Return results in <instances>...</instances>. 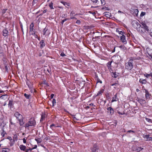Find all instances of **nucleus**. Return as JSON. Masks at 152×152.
<instances>
[{
  "instance_id": "obj_1",
  "label": "nucleus",
  "mask_w": 152,
  "mask_h": 152,
  "mask_svg": "<svg viewBox=\"0 0 152 152\" xmlns=\"http://www.w3.org/2000/svg\"><path fill=\"white\" fill-rule=\"evenodd\" d=\"M125 67L128 70H131L133 67V60L130 59L129 60L125 65Z\"/></svg>"
},
{
  "instance_id": "obj_2",
  "label": "nucleus",
  "mask_w": 152,
  "mask_h": 152,
  "mask_svg": "<svg viewBox=\"0 0 152 152\" xmlns=\"http://www.w3.org/2000/svg\"><path fill=\"white\" fill-rule=\"evenodd\" d=\"M36 124V122L34 118H31L28 123L25 124V128L28 127L29 126H34Z\"/></svg>"
},
{
  "instance_id": "obj_3",
  "label": "nucleus",
  "mask_w": 152,
  "mask_h": 152,
  "mask_svg": "<svg viewBox=\"0 0 152 152\" xmlns=\"http://www.w3.org/2000/svg\"><path fill=\"white\" fill-rule=\"evenodd\" d=\"M132 26L137 30L139 29L140 27L141 26L140 23L136 20H133L132 22Z\"/></svg>"
},
{
  "instance_id": "obj_4",
  "label": "nucleus",
  "mask_w": 152,
  "mask_h": 152,
  "mask_svg": "<svg viewBox=\"0 0 152 152\" xmlns=\"http://www.w3.org/2000/svg\"><path fill=\"white\" fill-rule=\"evenodd\" d=\"M113 62L115 64H118L121 60V58L120 56H115L113 57Z\"/></svg>"
},
{
  "instance_id": "obj_5",
  "label": "nucleus",
  "mask_w": 152,
  "mask_h": 152,
  "mask_svg": "<svg viewBox=\"0 0 152 152\" xmlns=\"http://www.w3.org/2000/svg\"><path fill=\"white\" fill-rule=\"evenodd\" d=\"M99 147L97 145L95 144L91 148V150L92 152H98Z\"/></svg>"
},
{
  "instance_id": "obj_6",
  "label": "nucleus",
  "mask_w": 152,
  "mask_h": 152,
  "mask_svg": "<svg viewBox=\"0 0 152 152\" xmlns=\"http://www.w3.org/2000/svg\"><path fill=\"white\" fill-rule=\"evenodd\" d=\"M143 137L146 141H152V138L149 137V135H143Z\"/></svg>"
},
{
  "instance_id": "obj_7",
  "label": "nucleus",
  "mask_w": 152,
  "mask_h": 152,
  "mask_svg": "<svg viewBox=\"0 0 152 152\" xmlns=\"http://www.w3.org/2000/svg\"><path fill=\"white\" fill-rule=\"evenodd\" d=\"M120 40L122 42L124 43V44H126L127 43V41L126 39V37L124 35H122L121 37Z\"/></svg>"
},
{
  "instance_id": "obj_8",
  "label": "nucleus",
  "mask_w": 152,
  "mask_h": 152,
  "mask_svg": "<svg viewBox=\"0 0 152 152\" xmlns=\"http://www.w3.org/2000/svg\"><path fill=\"white\" fill-rule=\"evenodd\" d=\"M14 115L18 120L19 119V118H23L22 115L18 112L15 113Z\"/></svg>"
},
{
  "instance_id": "obj_9",
  "label": "nucleus",
  "mask_w": 152,
  "mask_h": 152,
  "mask_svg": "<svg viewBox=\"0 0 152 152\" xmlns=\"http://www.w3.org/2000/svg\"><path fill=\"white\" fill-rule=\"evenodd\" d=\"M131 11L133 12V14L134 15L137 16L139 12L138 10L137 9H132Z\"/></svg>"
},
{
  "instance_id": "obj_10",
  "label": "nucleus",
  "mask_w": 152,
  "mask_h": 152,
  "mask_svg": "<svg viewBox=\"0 0 152 152\" xmlns=\"http://www.w3.org/2000/svg\"><path fill=\"white\" fill-rule=\"evenodd\" d=\"M26 83L29 88H31L33 86L32 83L28 79L26 80Z\"/></svg>"
},
{
  "instance_id": "obj_11",
  "label": "nucleus",
  "mask_w": 152,
  "mask_h": 152,
  "mask_svg": "<svg viewBox=\"0 0 152 152\" xmlns=\"http://www.w3.org/2000/svg\"><path fill=\"white\" fill-rule=\"evenodd\" d=\"M40 45V48H43L45 46V41L44 40H42L39 43Z\"/></svg>"
},
{
  "instance_id": "obj_12",
  "label": "nucleus",
  "mask_w": 152,
  "mask_h": 152,
  "mask_svg": "<svg viewBox=\"0 0 152 152\" xmlns=\"http://www.w3.org/2000/svg\"><path fill=\"white\" fill-rule=\"evenodd\" d=\"M1 134L2 137H4L5 134H6V132L4 131V128H2L0 130Z\"/></svg>"
},
{
  "instance_id": "obj_13",
  "label": "nucleus",
  "mask_w": 152,
  "mask_h": 152,
  "mask_svg": "<svg viewBox=\"0 0 152 152\" xmlns=\"http://www.w3.org/2000/svg\"><path fill=\"white\" fill-rule=\"evenodd\" d=\"M3 35L4 37H7L8 34V31L6 29H4L3 31Z\"/></svg>"
},
{
  "instance_id": "obj_14",
  "label": "nucleus",
  "mask_w": 152,
  "mask_h": 152,
  "mask_svg": "<svg viewBox=\"0 0 152 152\" xmlns=\"http://www.w3.org/2000/svg\"><path fill=\"white\" fill-rule=\"evenodd\" d=\"M145 98L147 99H148L150 98V96L148 91H147L146 90H145Z\"/></svg>"
},
{
  "instance_id": "obj_15",
  "label": "nucleus",
  "mask_w": 152,
  "mask_h": 152,
  "mask_svg": "<svg viewBox=\"0 0 152 152\" xmlns=\"http://www.w3.org/2000/svg\"><path fill=\"white\" fill-rule=\"evenodd\" d=\"M137 31L141 33H145V30L143 27H140L139 29Z\"/></svg>"
},
{
  "instance_id": "obj_16",
  "label": "nucleus",
  "mask_w": 152,
  "mask_h": 152,
  "mask_svg": "<svg viewBox=\"0 0 152 152\" xmlns=\"http://www.w3.org/2000/svg\"><path fill=\"white\" fill-rule=\"evenodd\" d=\"M118 100V98L117 97V94L114 95L113 98V99L111 101V102H113L115 101H117Z\"/></svg>"
},
{
  "instance_id": "obj_17",
  "label": "nucleus",
  "mask_w": 152,
  "mask_h": 152,
  "mask_svg": "<svg viewBox=\"0 0 152 152\" xmlns=\"http://www.w3.org/2000/svg\"><path fill=\"white\" fill-rule=\"evenodd\" d=\"M75 15V12L73 11H72L71 12L70 14V18L71 19H74L75 18L76 19V18L74 16Z\"/></svg>"
},
{
  "instance_id": "obj_18",
  "label": "nucleus",
  "mask_w": 152,
  "mask_h": 152,
  "mask_svg": "<svg viewBox=\"0 0 152 152\" xmlns=\"http://www.w3.org/2000/svg\"><path fill=\"white\" fill-rule=\"evenodd\" d=\"M13 105V101L12 100H10L9 102L8 106L9 107H10V109L12 108Z\"/></svg>"
},
{
  "instance_id": "obj_19",
  "label": "nucleus",
  "mask_w": 152,
  "mask_h": 152,
  "mask_svg": "<svg viewBox=\"0 0 152 152\" xmlns=\"http://www.w3.org/2000/svg\"><path fill=\"white\" fill-rule=\"evenodd\" d=\"M19 148L21 150L24 151L26 149V147L23 145H20L19 146Z\"/></svg>"
},
{
  "instance_id": "obj_20",
  "label": "nucleus",
  "mask_w": 152,
  "mask_h": 152,
  "mask_svg": "<svg viewBox=\"0 0 152 152\" xmlns=\"http://www.w3.org/2000/svg\"><path fill=\"white\" fill-rule=\"evenodd\" d=\"M18 120L20 126H23L24 124V122L23 121L22 118H19V119Z\"/></svg>"
},
{
  "instance_id": "obj_21",
  "label": "nucleus",
  "mask_w": 152,
  "mask_h": 152,
  "mask_svg": "<svg viewBox=\"0 0 152 152\" xmlns=\"http://www.w3.org/2000/svg\"><path fill=\"white\" fill-rule=\"evenodd\" d=\"M18 120L20 126H23L24 124V122L23 121L22 118H19V119Z\"/></svg>"
},
{
  "instance_id": "obj_22",
  "label": "nucleus",
  "mask_w": 152,
  "mask_h": 152,
  "mask_svg": "<svg viewBox=\"0 0 152 152\" xmlns=\"http://www.w3.org/2000/svg\"><path fill=\"white\" fill-rule=\"evenodd\" d=\"M34 25L33 23H31L30 25V31H32L34 30Z\"/></svg>"
},
{
  "instance_id": "obj_23",
  "label": "nucleus",
  "mask_w": 152,
  "mask_h": 152,
  "mask_svg": "<svg viewBox=\"0 0 152 152\" xmlns=\"http://www.w3.org/2000/svg\"><path fill=\"white\" fill-rule=\"evenodd\" d=\"M24 96L27 99H30L31 98V96L30 94H27L26 93L24 94Z\"/></svg>"
},
{
  "instance_id": "obj_24",
  "label": "nucleus",
  "mask_w": 152,
  "mask_h": 152,
  "mask_svg": "<svg viewBox=\"0 0 152 152\" xmlns=\"http://www.w3.org/2000/svg\"><path fill=\"white\" fill-rule=\"evenodd\" d=\"M107 110L108 111H110V114H112V113H113L114 111L113 110V109L112 108H111V107H109L107 108Z\"/></svg>"
},
{
  "instance_id": "obj_25",
  "label": "nucleus",
  "mask_w": 152,
  "mask_h": 152,
  "mask_svg": "<svg viewBox=\"0 0 152 152\" xmlns=\"http://www.w3.org/2000/svg\"><path fill=\"white\" fill-rule=\"evenodd\" d=\"M104 90L103 89H101L98 92V93H97L96 95V96H98L100 95V94H101L103 92Z\"/></svg>"
},
{
  "instance_id": "obj_26",
  "label": "nucleus",
  "mask_w": 152,
  "mask_h": 152,
  "mask_svg": "<svg viewBox=\"0 0 152 152\" xmlns=\"http://www.w3.org/2000/svg\"><path fill=\"white\" fill-rule=\"evenodd\" d=\"M15 142V140L14 139L11 140L10 141V146H13Z\"/></svg>"
},
{
  "instance_id": "obj_27",
  "label": "nucleus",
  "mask_w": 152,
  "mask_h": 152,
  "mask_svg": "<svg viewBox=\"0 0 152 152\" xmlns=\"http://www.w3.org/2000/svg\"><path fill=\"white\" fill-rule=\"evenodd\" d=\"M105 15L106 17L109 18L111 16V14L109 12H105Z\"/></svg>"
},
{
  "instance_id": "obj_28",
  "label": "nucleus",
  "mask_w": 152,
  "mask_h": 152,
  "mask_svg": "<svg viewBox=\"0 0 152 152\" xmlns=\"http://www.w3.org/2000/svg\"><path fill=\"white\" fill-rule=\"evenodd\" d=\"M31 93H34L36 91L35 89L33 88V86L31 88H29Z\"/></svg>"
},
{
  "instance_id": "obj_29",
  "label": "nucleus",
  "mask_w": 152,
  "mask_h": 152,
  "mask_svg": "<svg viewBox=\"0 0 152 152\" xmlns=\"http://www.w3.org/2000/svg\"><path fill=\"white\" fill-rule=\"evenodd\" d=\"M35 140L38 143H41L42 142V140L41 138L35 139Z\"/></svg>"
},
{
  "instance_id": "obj_30",
  "label": "nucleus",
  "mask_w": 152,
  "mask_h": 152,
  "mask_svg": "<svg viewBox=\"0 0 152 152\" xmlns=\"http://www.w3.org/2000/svg\"><path fill=\"white\" fill-rule=\"evenodd\" d=\"M138 102L140 103V104H142L143 103V102H145V100L144 99H139L138 100Z\"/></svg>"
},
{
  "instance_id": "obj_31",
  "label": "nucleus",
  "mask_w": 152,
  "mask_h": 152,
  "mask_svg": "<svg viewBox=\"0 0 152 152\" xmlns=\"http://www.w3.org/2000/svg\"><path fill=\"white\" fill-rule=\"evenodd\" d=\"M144 29L145 30V33L146 32V31H149L148 27L147 26H146L144 27Z\"/></svg>"
},
{
  "instance_id": "obj_32",
  "label": "nucleus",
  "mask_w": 152,
  "mask_h": 152,
  "mask_svg": "<svg viewBox=\"0 0 152 152\" xmlns=\"http://www.w3.org/2000/svg\"><path fill=\"white\" fill-rule=\"evenodd\" d=\"M145 119L147 121L150 123H152V120L150 118H146Z\"/></svg>"
},
{
  "instance_id": "obj_33",
  "label": "nucleus",
  "mask_w": 152,
  "mask_h": 152,
  "mask_svg": "<svg viewBox=\"0 0 152 152\" xmlns=\"http://www.w3.org/2000/svg\"><path fill=\"white\" fill-rule=\"evenodd\" d=\"M143 148H142L141 147H138L137 148V149H136V150L137 151V152H139L141 150H142V149H143Z\"/></svg>"
},
{
  "instance_id": "obj_34",
  "label": "nucleus",
  "mask_w": 152,
  "mask_h": 152,
  "mask_svg": "<svg viewBox=\"0 0 152 152\" xmlns=\"http://www.w3.org/2000/svg\"><path fill=\"white\" fill-rule=\"evenodd\" d=\"M144 76L147 78H148L149 76H151V73L149 74H148L147 73L144 74Z\"/></svg>"
},
{
  "instance_id": "obj_35",
  "label": "nucleus",
  "mask_w": 152,
  "mask_h": 152,
  "mask_svg": "<svg viewBox=\"0 0 152 152\" xmlns=\"http://www.w3.org/2000/svg\"><path fill=\"white\" fill-rule=\"evenodd\" d=\"M7 9H3L2 10V15H4V14L7 11Z\"/></svg>"
},
{
  "instance_id": "obj_36",
  "label": "nucleus",
  "mask_w": 152,
  "mask_h": 152,
  "mask_svg": "<svg viewBox=\"0 0 152 152\" xmlns=\"http://www.w3.org/2000/svg\"><path fill=\"white\" fill-rule=\"evenodd\" d=\"M56 103V100L55 99H53L52 101L53 107Z\"/></svg>"
},
{
  "instance_id": "obj_37",
  "label": "nucleus",
  "mask_w": 152,
  "mask_h": 152,
  "mask_svg": "<svg viewBox=\"0 0 152 152\" xmlns=\"http://www.w3.org/2000/svg\"><path fill=\"white\" fill-rule=\"evenodd\" d=\"M45 117V115L44 114H42L41 116V118L40 120V121H43Z\"/></svg>"
},
{
  "instance_id": "obj_38",
  "label": "nucleus",
  "mask_w": 152,
  "mask_h": 152,
  "mask_svg": "<svg viewBox=\"0 0 152 152\" xmlns=\"http://www.w3.org/2000/svg\"><path fill=\"white\" fill-rule=\"evenodd\" d=\"M112 62V61L109 62L107 64V66L108 68L111 67V64Z\"/></svg>"
},
{
  "instance_id": "obj_39",
  "label": "nucleus",
  "mask_w": 152,
  "mask_h": 152,
  "mask_svg": "<svg viewBox=\"0 0 152 152\" xmlns=\"http://www.w3.org/2000/svg\"><path fill=\"white\" fill-rule=\"evenodd\" d=\"M146 81V80H142L141 79H140V83H142L143 84L145 83V82Z\"/></svg>"
},
{
  "instance_id": "obj_40",
  "label": "nucleus",
  "mask_w": 152,
  "mask_h": 152,
  "mask_svg": "<svg viewBox=\"0 0 152 152\" xmlns=\"http://www.w3.org/2000/svg\"><path fill=\"white\" fill-rule=\"evenodd\" d=\"M48 28H45L44 29V30H43V35H45L46 33V32L48 30Z\"/></svg>"
},
{
  "instance_id": "obj_41",
  "label": "nucleus",
  "mask_w": 152,
  "mask_h": 152,
  "mask_svg": "<svg viewBox=\"0 0 152 152\" xmlns=\"http://www.w3.org/2000/svg\"><path fill=\"white\" fill-rule=\"evenodd\" d=\"M38 0H33L32 3V5H34V4L37 3L38 2Z\"/></svg>"
},
{
  "instance_id": "obj_42",
  "label": "nucleus",
  "mask_w": 152,
  "mask_h": 152,
  "mask_svg": "<svg viewBox=\"0 0 152 152\" xmlns=\"http://www.w3.org/2000/svg\"><path fill=\"white\" fill-rule=\"evenodd\" d=\"M49 6L51 9H53V3H50L49 4Z\"/></svg>"
},
{
  "instance_id": "obj_43",
  "label": "nucleus",
  "mask_w": 152,
  "mask_h": 152,
  "mask_svg": "<svg viewBox=\"0 0 152 152\" xmlns=\"http://www.w3.org/2000/svg\"><path fill=\"white\" fill-rule=\"evenodd\" d=\"M2 152H8V151L6 150L5 148H3L2 151Z\"/></svg>"
},
{
  "instance_id": "obj_44",
  "label": "nucleus",
  "mask_w": 152,
  "mask_h": 152,
  "mask_svg": "<svg viewBox=\"0 0 152 152\" xmlns=\"http://www.w3.org/2000/svg\"><path fill=\"white\" fill-rule=\"evenodd\" d=\"M32 150V148H29L28 149H26V152H28L29 151H31Z\"/></svg>"
},
{
  "instance_id": "obj_45",
  "label": "nucleus",
  "mask_w": 152,
  "mask_h": 152,
  "mask_svg": "<svg viewBox=\"0 0 152 152\" xmlns=\"http://www.w3.org/2000/svg\"><path fill=\"white\" fill-rule=\"evenodd\" d=\"M30 32L31 33V34L32 35H35V32L34 31V30H33L32 31H30Z\"/></svg>"
},
{
  "instance_id": "obj_46",
  "label": "nucleus",
  "mask_w": 152,
  "mask_h": 152,
  "mask_svg": "<svg viewBox=\"0 0 152 152\" xmlns=\"http://www.w3.org/2000/svg\"><path fill=\"white\" fill-rule=\"evenodd\" d=\"M67 20V19H65L62 20V22H61V23L63 25V24Z\"/></svg>"
},
{
  "instance_id": "obj_47",
  "label": "nucleus",
  "mask_w": 152,
  "mask_h": 152,
  "mask_svg": "<svg viewBox=\"0 0 152 152\" xmlns=\"http://www.w3.org/2000/svg\"><path fill=\"white\" fill-rule=\"evenodd\" d=\"M94 3L96 4V3L97 1L98 0H91Z\"/></svg>"
},
{
  "instance_id": "obj_48",
  "label": "nucleus",
  "mask_w": 152,
  "mask_h": 152,
  "mask_svg": "<svg viewBox=\"0 0 152 152\" xmlns=\"http://www.w3.org/2000/svg\"><path fill=\"white\" fill-rule=\"evenodd\" d=\"M60 56H61L64 57L66 56V55L63 52H62L61 53Z\"/></svg>"
},
{
  "instance_id": "obj_49",
  "label": "nucleus",
  "mask_w": 152,
  "mask_h": 152,
  "mask_svg": "<svg viewBox=\"0 0 152 152\" xmlns=\"http://www.w3.org/2000/svg\"><path fill=\"white\" fill-rule=\"evenodd\" d=\"M145 12H142L140 14V16H143L144 15H145Z\"/></svg>"
},
{
  "instance_id": "obj_50",
  "label": "nucleus",
  "mask_w": 152,
  "mask_h": 152,
  "mask_svg": "<svg viewBox=\"0 0 152 152\" xmlns=\"http://www.w3.org/2000/svg\"><path fill=\"white\" fill-rule=\"evenodd\" d=\"M113 77H114L116 78L117 77V75L115 73H113Z\"/></svg>"
},
{
  "instance_id": "obj_51",
  "label": "nucleus",
  "mask_w": 152,
  "mask_h": 152,
  "mask_svg": "<svg viewBox=\"0 0 152 152\" xmlns=\"http://www.w3.org/2000/svg\"><path fill=\"white\" fill-rule=\"evenodd\" d=\"M76 23L78 24H80L81 23V22L80 20H77L76 21Z\"/></svg>"
},
{
  "instance_id": "obj_52",
  "label": "nucleus",
  "mask_w": 152,
  "mask_h": 152,
  "mask_svg": "<svg viewBox=\"0 0 152 152\" xmlns=\"http://www.w3.org/2000/svg\"><path fill=\"white\" fill-rule=\"evenodd\" d=\"M101 0V2L102 4H103V5L105 3L104 2V0Z\"/></svg>"
},
{
  "instance_id": "obj_53",
  "label": "nucleus",
  "mask_w": 152,
  "mask_h": 152,
  "mask_svg": "<svg viewBox=\"0 0 152 152\" xmlns=\"http://www.w3.org/2000/svg\"><path fill=\"white\" fill-rule=\"evenodd\" d=\"M141 24L142 26V27H144L145 26H146V24H145V23H141Z\"/></svg>"
},
{
  "instance_id": "obj_54",
  "label": "nucleus",
  "mask_w": 152,
  "mask_h": 152,
  "mask_svg": "<svg viewBox=\"0 0 152 152\" xmlns=\"http://www.w3.org/2000/svg\"><path fill=\"white\" fill-rule=\"evenodd\" d=\"M17 135H16L15 134V135H14V137H13V138L14 139H15L17 140Z\"/></svg>"
},
{
  "instance_id": "obj_55",
  "label": "nucleus",
  "mask_w": 152,
  "mask_h": 152,
  "mask_svg": "<svg viewBox=\"0 0 152 152\" xmlns=\"http://www.w3.org/2000/svg\"><path fill=\"white\" fill-rule=\"evenodd\" d=\"M97 83H102V82L100 79H98L97 80Z\"/></svg>"
},
{
  "instance_id": "obj_56",
  "label": "nucleus",
  "mask_w": 152,
  "mask_h": 152,
  "mask_svg": "<svg viewBox=\"0 0 152 152\" xmlns=\"http://www.w3.org/2000/svg\"><path fill=\"white\" fill-rule=\"evenodd\" d=\"M127 132L129 133H130V132L134 133V132L133 131L130 130L128 131H127Z\"/></svg>"
},
{
  "instance_id": "obj_57",
  "label": "nucleus",
  "mask_w": 152,
  "mask_h": 152,
  "mask_svg": "<svg viewBox=\"0 0 152 152\" xmlns=\"http://www.w3.org/2000/svg\"><path fill=\"white\" fill-rule=\"evenodd\" d=\"M23 142L24 143H26V140L25 138H24L23 139Z\"/></svg>"
},
{
  "instance_id": "obj_58",
  "label": "nucleus",
  "mask_w": 152,
  "mask_h": 152,
  "mask_svg": "<svg viewBox=\"0 0 152 152\" xmlns=\"http://www.w3.org/2000/svg\"><path fill=\"white\" fill-rule=\"evenodd\" d=\"M54 126H55V125L53 124L50 125V127L51 129H52V127Z\"/></svg>"
},
{
  "instance_id": "obj_59",
  "label": "nucleus",
  "mask_w": 152,
  "mask_h": 152,
  "mask_svg": "<svg viewBox=\"0 0 152 152\" xmlns=\"http://www.w3.org/2000/svg\"><path fill=\"white\" fill-rule=\"evenodd\" d=\"M54 96V94H52L50 95V97L51 99H53Z\"/></svg>"
},
{
  "instance_id": "obj_60",
  "label": "nucleus",
  "mask_w": 152,
  "mask_h": 152,
  "mask_svg": "<svg viewBox=\"0 0 152 152\" xmlns=\"http://www.w3.org/2000/svg\"><path fill=\"white\" fill-rule=\"evenodd\" d=\"M37 145H35L34 147L32 148V150H33L34 149H36L37 148Z\"/></svg>"
},
{
  "instance_id": "obj_61",
  "label": "nucleus",
  "mask_w": 152,
  "mask_h": 152,
  "mask_svg": "<svg viewBox=\"0 0 152 152\" xmlns=\"http://www.w3.org/2000/svg\"><path fill=\"white\" fill-rule=\"evenodd\" d=\"M20 27H21V28L22 31V32L23 33V25H20Z\"/></svg>"
},
{
  "instance_id": "obj_62",
  "label": "nucleus",
  "mask_w": 152,
  "mask_h": 152,
  "mask_svg": "<svg viewBox=\"0 0 152 152\" xmlns=\"http://www.w3.org/2000/svg\"><path fill=\"white\" fill-rule=\"evenodd\" d=\"M9 140H12L11 137H8L7 138Z\"/></svg>"
},
{
  "instance_id": "obj_63",
  "label": "nucleus",
  "mask_w": 152,
  "mask_h": 152,
  "mask_svg": "<svg viewBox=\"0 0 152 152\" xmlns=\"http://www.w3.org/2000/svg\"><path fill=\"white\" fill-rule=\"evenodd\" d=\"M7 104V102H4V104H3V106H5V105H6Z\"/></svg>"
},
{
  "instance_id": "obj_64",
  "label": "nucleus",
  "mask_w": 152,
  "mask_h": 152,
  "mask_svg": "<svg viewBox=\"0 0 152 152\" xmlns=\"http://www.w3.org/2000/svg\"><path fill=\"white\" fill-rule=\"evenodd\" d=\"M5 69H6V71H7L8 68H7V66H5Z\"/></svg>"
}]
</instances>
